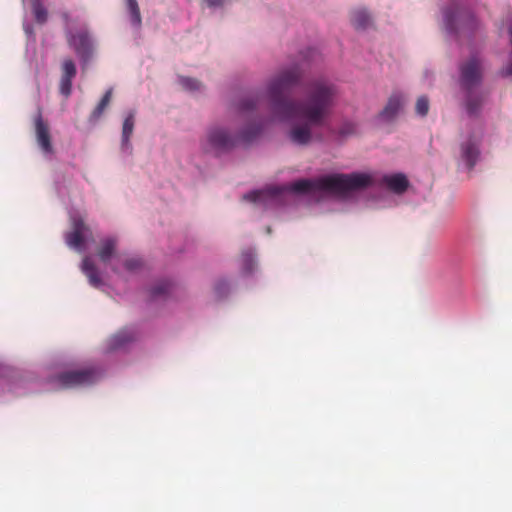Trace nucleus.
I'll return each instance as SVG.
<instances>
[{
    "label": "nucleus",
    "instance_id": "f257e3e1",
    "mask_svg": "<svg viewBox=\"0 0 512 512\" xmlns=\"http://www.w3.org/2000/svg\"><path fill=\"white\" fill-rule=\"evenodd\" d=\"M299 65L281 70L267 84V96L272 113L280 120L302 119L287 132V139L296 146L306 147L314 141L313 128L324 127L332 114L337 98L336 86L324 78L309 81L303 100L294 101L287 93L301 80Z\"/></svg>",
    "mask_w": 512,
    "mask_h": 512
},
{
    "label": "nucleus",
    "instance_id": "f03ea898",
    "mask_svg": "<svg viewBox=\"0 0 512 512\" xmlns=\"http://www.w3.org/2000/svg\"><path fill=\"white\" fill-rule=\"evenodd\" d=\"M372 179L365 173L336 174L324 176L316 180L301 179L288 187H269L265 190L253 191L243 196L244 200L254 203L266 199L273 200L284 190L295 193H309L311 191H327L336 194H345L350 191L362 189L371 185Z\"/></svg>",
    "mask_w": 512,
    "mask_h": 512
},
{
    "label": "nucleus",
    "instance_id": "7ed1b4c3",
    "mask_svg": "<svg viewBox=\"0 0 512 512\" xmlns=\"http://www.w3.org/2000/svg\"><path fill=\"white\" fill-rule=\"evenodd\" d=\"M261 131L262 125L260 123L247 125L239 136L232 135L223 127L213 126L207 130L201 140V148L206 153L220 155L229 152L239 143L244 145L252 143L260 135Z\"/></svg>",
    "mask_w": 512,
    "mask_h": 512
},
{
    "label": "nucleus",
    "instance_id": "20e7f679",
    "mask_svg": "<svg viewBox=\"0 0 512 512\" xmlns=\"http://www.w3.org/2000/svg\"><path fill=\"white\" fill-rule=\"evenodd\" d=\"M460 83L467 92L466 107L469 114H476L482 104V98L476 97L473 90L478 87L482 79V67L476 57L470 58L460 67Z\"/></svg>",
    "mask_w": 512,
    "mask_h": 512
},
{
    "label": "nucleus",
    "instance_id": "39448f33",
    "mask_svg": "<svg viewBox=\"0 0 512 512\" xmlns=\"http://www.w3.org/2000/svg\"><path fill=\"white\" fill-rule=\"evenodd\" d=\"M97 373L94 369L85 368L70 370L58 374L55 378L57 385L64 389L77 388L94 383Z\"/></svg>",
    "mask_w": 512,
    "mask_h": 512
},
{
    "label": "nucleus",
    "instance_id": "423d86ee",
    "mask_svg": "<svg viewBox=\"0 0 512 512\" xmlns=\"http://www.w3.org/2000/svg\"><path fill=\"white\" fill-rule=\"evenodd\" d=\"M480 158V138L470 136L459 147V159L471 171Z\"/></svg>",
    "mask_w": 512,
    "mask_h": 512
},
{
    "label": "nucleus",
    "instance_id": "0eeeda50",
    "mask_svg": "<svg viewBox=\"0 0 512 512\" xmlns=\"http://www.w3.org/2000/svg\"><path fill=\"white\" fill-rule=\"evenodd\" d=\"M67 40L81 61L84 64L88 63L93 53V45L88 33L86 31H80L76 34L69 33Z\"/></svg>",
    "mask_w": 512,
    "mask_h": 512
},
{
    "label": "nucleus",
    "instance_id": "6e6552de",
    "mask_svg": "<svg viewBox=\"0 0 512 512\" xmlns=\"http://www.w3.org/2000/svg\"><path fill=\"white\" fill-rule=\"evenodd\" d=\"M34 126L36 141L41 151L45 154H53L54 149L51 142L50 128L48 123L44 121L41 112H38L36 115Z\"/></svg>",
    "mask_w": 512,
    "mask_h": 512
},
{
    "label": "nucleus",
    "instance_id": "1a4fd4ad",
    "mask_svg": "<svg viewBox=\"0 0 512 512\" xmlns=\"http://www.w3.org/2000/svg\"><path fill=\"white\" fill-rule=\"evenodd\" d=\"M61 78L59 83L60 93L68 98L72 91V81L76 76L77 70L76 65L72 59L66 58L63 60L61 65Z\"/></svg>",
    "mask_w": 512,
    "mask_h": 512
},
{
    "label": "nucleus",
    "instance_id": "9d476101",
    "mask_svg": "<svg viewBox=\"0 0 512 512\" xmlns=\"http://www.w3.org/2000/svg\"><path fill=\"white\" fill-rule=\"evenodd\" d=\"M88 230L81 218H73L72 231L66 235V243L69 247L81 250L84 244V234Z\"/></svg>",
    "mask_w": 512,
    "mask_h": 512
},
{
    "label": "nucleus",
    "instance_id": "9b49d317",
    "mask_svg": "<svg viewBox=\"0 0 512 512\" xmlns=\"http://www.w3.org/2000/svg\"><path fill=\"white\" fill-rule=\"evenodd\" d=\"M403 104L401 95L393 94L383 110L378 114V118L384 122H391L398 115Z\"/></svg>",
    "mask_w": 512,
    "mask_h": 512
},
{
    "label": "nucleus",
    "instance_id": "f8f14e48",
    "mask_svg": "<svg viewBox=\"0 0 512 512\" xmlns=\"http://www.w3.org/2000/svg\"><path fill=\"white\" fill-rule=\"evenodd\" d=\"M135 124V114L134 112H130L128 116L125 118L122 127V150L125 152H131V144L130 137L134 130Z\"/></svg>",
    "mask_w": 512,
    "mask_h": 512
},
{
    "label": "nucleus",
    "instance_id": "ddd939ff",
    "mask_svg": "<svg viewBox=\"0 0 512 512\" xmlns=\"http://www.w3.org/2000/svg\"><path fill=\"white\" fill-rule=\"evenodd\" d=\"M117 240L114 237H108L100 242L98 256L103 263L109 262L116 250Z\"/></svg>",
    "mask_w": 512,
    "mask_h": 512
},
{
    "label": "nucleus",
    "instance_id": "4468645a",
    "mask_svg": "<svg viewBox=\"0 0 512 512\" xmlns=\"http://www.w3.org/2000/svg\"><path fill=\"white\" fill-rule=\"evenodd\" d=\"M383 182L387 187L395 193H402L408 187V180L403 174H395L391 176H385Z\"/></svg>",
    "mask_w": 512,
    "mask_h": 512
},
{
    "label": "nucleus",
    "instance_id": "2eb2a0df",
    "mask_svg": "<svg viewBox=\"0 0 512 512\" xmlns=\"http://www.w3.org/2000/svg\"><path fill=\"white\" fill-rule=\"evenodd\" d=\"M82 271L89 279L92 286L98 287L101 285L102 280L99 276V272L91 258L85 257L82 262Z\"/></svg>",
    "mask_w": 512,
    "mask_h": 512
},
{
    "label": "nucleus",
    "instance_id": "dca6fc26",
    "mask_svg": "<svg viewBox=\"0 0 512 512\" xmlns=\"http://www.w3.org/2000/svg\"><path fill=\"white\" fill-rule=\"evenodd\" d=\"M135 333L130 329H123L115 334L109 340V348L111 350L124 347L127 343L134 340Z\"/></svg>",
    "mask_w": 512,
    "mask_h": 512
},
{
    "label": "nucleus",
    "instance_id": "f3484780",
    "mask_svg": "<svg viewBox=\"0 0 512 512\" xmlns=\"http://www.w3.org/2000/svg\"><path fill=\"white\" fill-rule=\"evenodd\" d=\"M351 22L356 29H365L371 24V16L364 8H357L351 12Z\"/></svg>",
    "mask_w": 512,
    "mask_h": 512
},
{
    "label": "nucleus",
    "instance_id": "a211bd4d",
    "mask_svg": "<svg viewBox=\"0 0 512 512\" xmlns=\"http://www.w3.org/2000/svg\"><path fill=\"white\" fill-rule=\"evenodd\" d=\"M112 98V89H108L105 94L103 95L102 99L98 103V105L94 108V110L91 112L89 116V121L91 123H95L100 119V117L103 115L106 108L109 106L110 101Z\"/></svg>",
    "mask_w": 512,
    "mask_h": 512
},
{
    "label": "nucleus",
    "instance_id": "6ab92c4d",
    "mask_svg": "<svg viewBox=\"0 0 512 512\" xmlns=\"http://www.w3.org/2000/svg\"><path fill=\"white\" fill-rule=\"evenodd\" d=\"M31 3L32 11L35 21L39 24H44L48 19V12L44 7L45 0H29Z\"/></svg>",
    "mask_w": 512,
    "mask_h": 512
},
{
    "label": "nucleus",
    "instance_id": "aec40b11",
    "mask_svg": "<svg viewBox=\"0 0 512 512\" xmlns=\"http://www.w3.org/2000/svg\"><path fill=\"white\" fill-rule=\"evenodd\" d=\"M445 29L448 33L457 32L456 21L458 20V14H456L452 9H445L443 12Z\"/></svg>",
    "mask_w": 512,
    "mask_h": 512
},
{
    "label": "nucleus",
    "instance_id": "412c9836",
    "mask_svg": "<svg viewBox=\"0 0 512 512\" xmlns=\"http://www.w3.org/2000/svg\"><path fill=\"white\" fill-rule=\"evenodd\" d=\"M259 98L256 95H249L244 97L238 103V110L241 113H248L254 110L258 104Z\"/></svg>",
    "mask_w": 512,
    "mask_h": 512
},
{
    "label": "nucleus",
    "instance_id": "4be33fe9",
    "mask_svg": "<svg viewBox=\"0 0 512 512\" xmlns=\"http://www.w3.org/2000/svg\"><path fill=\"white\" fill-rule=\"evenodd\" d=\"M171 288V283L166 280H161L157 282L151 289H150V297L152 299H156L158 297L166 295Z\"/></svg>",
    "mask_w": 512,
    "mask_h": 512
},
{
    "label": "nucleus",
    "instance_id": "5701e85b",
    "mask_svg": "<svg viewBox=\"0 0 512 512\" xmlns=\"http://www.w3.org/2000/svg\"><path fill=\"white\" fill-rule=\"evenodd\" d=\"M241 260L244 273H252L255 266L254 252L251 249L244 251L241 255Z\"/></svg>",
    "mask_w": 512,
    "mask_h": 512
},
{
    "label": "nucleus",
    "instance_id": "b1692460",
    "mask_svg": "<svg viewBox=\"0 0 512 512\" xmlns=\"http://www.w3.org/2000/svg\"><path fill=\"white\" fill-rule=\"evenodd\" d=\"M127 4L131 14L132 24L136 27H139L141 25V15L137 1L127 0Z\"/></svg>",
    "mask_w": 512,
    "mask_h": 512
},
{
    "label": "nucleus",
    "instance_id": "393cba45",
    "mask_svg": "<svg viewBox=\"0 0 512 512\" xmlns=\"http://www.w3.org/2000/svg\"><path fill=\"white\" fill-rule=\"evenodd\" d=\"M179 82L184 89L189 91H198L202 87L201 82L194 78L181 77Z\"/></svg>",
    "mask_w": 512,
    "mask_h": 512
},
{
    "label": "nucleus",
    "instance_id": "a878e982",
    "mask_svg": "<svg viewBox=\"0 0 512 512\" xmlns=\"http://www.w3.org/2000/svg\"><path fill=\"white\" fill-rule=\"evenodd\" d=\"M416 113L419 116H426L429 111V100L426 96H421L417 99L415 106Z\"/></svg>",
    "mask_w": 512,
    "mask_h": 512
},
{
    "label": "nucleus",
    "instance_id": "bb28decb",
    "mask_svg": "<svg viewBox=\"0 0 512 512\" xmlns=\"http://www.w3.org/2000/svg\"><path fill=\"white\" fill-rule=\"evenodd\" d=\"M143 265V262L140 258H129L124 261V267L127 271L134 272L140 269Z\"/></svg>",
    "mask_w": 512,
    "mask_h": 512
},
{
    "label": "nucleus",
    "instance_id": "cd10ccee",
    "mask_svg": "<svg viewBox=\"0 0 512 512\" xmlns=\"http://www.w3.org/2000/svg\"><path fill=\"white\" fill-rule=\"evenodd\" d=\"M355 131V126L353 124H345L341 129H340V134L341 135H348V134H352L353 132Z\"/></svg>",
    "mask_w": 512,
    "mask_h": 512
},
{
    "label": "nucleus",
    "instance_id": "c85d7f7f",
    "mask_svg": "<svg viewBox=\"0 0 512 512\" xmlns=\"http://www.w3.org/2000/svg\"><path fill=\"white\" fill-rule=\"evenodd\" d=\"M228 290V284L226 282H219L216 286V292L221 296Z\"/></svg>",
    "mask_w": 512,
    "mask_h": 512
},
{
    "label": "nucleus",
    "instance_id": "c756f323",
    "mask_svg": "<svg viewBox=\"0 0 512 512\" xmlns=\"http://www.w3.org/2000/svg\"><path fill=\"white\" fill-rule=\"evenodd\" d=\"M208 6L216 7L223 4L224 0H206Z\"/></svg>",
    "mask_w": 512,
    "mask_h": 512
}]
</instances>
